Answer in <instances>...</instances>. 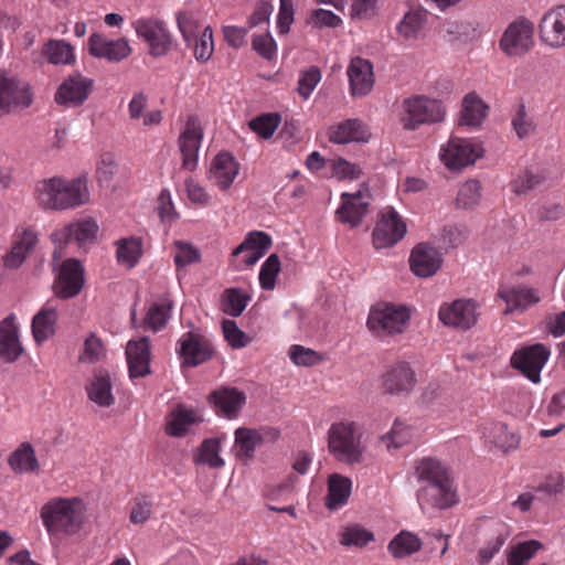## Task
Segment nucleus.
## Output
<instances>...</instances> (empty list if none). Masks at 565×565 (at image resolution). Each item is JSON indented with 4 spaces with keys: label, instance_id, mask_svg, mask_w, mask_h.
I'll return each mask as SVG.
<instances>
[{
    "label": "nucleus",
    "instance_id": "nucleus-55",
    "mask_svg": "<svg viewBox=\"0 0 565 565\" xmlns=\"http://www.w3.org/2000/svg\"><path fill=\"white\" fill-rule=\"evenodd\" d=\"M173 258L177 267H185L190 264L196 263L201 257L199 249L194 245L183 241H175L173 244Z\"/></svg>",
    "mask_w": 565,
    "mask_h": 565
},
{
    "label": "nucleus",
    "instance_id": "nucleus-31",
    "mask_svg": "<svg viewBox=\"0 0 565 565\" xmlns=\"http://www.w3.org/2000/svg\"><path fill=\"white\" fill-rule=\"evenodd\" d=\"M22 352L18 328L14 324V315L10 313L0 322V358L7 363H12L19 359Z\"/></svg>",
    "mask_w": 565,
    "mask_h": 565
},
{
    "label": "nucleus",
    "instance_id": "nucleus-32",
    "mask_svg": "<svg viewBox=\"0 0 565 565\" xmlns=\"http://www.w3.org/2000/svg\"><path fill=\"white\" fill-rule=\"evenodd\" d=\"M264 435L262 429L239 427L234 431V446L236 457L247 463L255 457V450L262 445Z\"/></svg>",
    "mask_w": 565,
    "mask_h": 565
},
{
    "label": "nucleus",
    "instance_id": "nucleus-10",
    "mask_svg": "<svg viewBox=\"0 0 565 565\" xmlns=\"http://www.w3.org/2000/svg\"><path fill=\"white\" fill-rule=\"evenodd\" d=\"M542 44L552 50L565 49V4H555L547 9L537 23Z\"/></svg>",
    "mask_w": 565,
    "mask_h": 565
},
{
    "label": "nucleus",
    "instance_id": "nucleus-30",
    "mask_svg": "<svg viewBox=\"0 0 565 565\" xmlns=\"http://www.w3.org/2000/svg\"><path fill=\"white\" fill-rule=\"evenodd\" d=\"M238 171L239 166L234 157L228 152H221L213 159L207 177L224 191L233 184Z\"/></svg>",
    "mask_w": 565,
    "mask_h": 565
},
{
    "label": "nucleus",
    "instance_id": "nucleus-61",
    "mask_svg": "<svg viewBox=\"0 0 565 565\" xmlns=\"http://www.w3.org/2000/svg\"><path fill=\"white\" fill-rule=\"evenodd\" d=\"M179 30L188 45H192V40H196L199 34V22L191 12H180L177 15Z\"/></svg>",
    "mask_w": 565,
    "mask_h": 565
},
{
    "label": "nucleus",
    "instance_id": "nucleus-8",
    "mask_svg": "<svg viewBox=\"0 0 565 565\" xmlns=\"http://www.w3.org/2000/svg\"><path fill=\"white\" fill-rule=\"evenodd\" d=\"M550 355L551 350L542 343L522 347L512 354L511 365L532 383L537 384L541 381V372Z\"/></svg>",
    "mask_w": 565,
    "mask_h": 565
},
{
    "label": "nucleus",
    "instance_id": "nucleus-38",
    "mask_svg": "<svg viewBox=\"0 0 565 565\" xmlns=\"http://www.w3.org/2000/svg\"><path fill=\"white\" fill-rule=\"evenodd\" d=\"M478 25L466 21H449L444 25V39L449 43H466L481 36Z\"/></svg>",
    "mask_w": 565,
    "mask_h": 565
},
{
    "label": "nucleus",
    "instance_id": "nucleus-6",
    "mask_svg": "<svg viewBox=\"0 0 565 565\" xmlns=\"http://www.w3.org/2000/svg\"><path fill=\"white\" fill-rule=\"evenodd\" d=\"M534 23L524 17L510 22L504 29L499 49L509 57H521L534 46Z\"/></svg>",
    "mask_w": 565,
    "mask_h": 565
},
{
    "label": "nucleus",
    "instance_id": "nucleus-58",
    "mask_svg": "<svg viewBox=\"0 0 565 565\" xmlns=\"http://www.w3.org/2000/svg\"><path fill=\"white\" fill-rule=\"evenodd\" d=\"M194 44V56L199 62H206L211 58L214 51L213 31L211 26H206L202 34L192 40Z\"/></svg>",
    "mask_w": 565,
    "mask_h": 565
},
{
    "label": "nucleus",
    "instance_id": "nucleus-4",
    "mask_svg": "<svg viewBox=\"0 0 565 565\" xmlns=\"http://www.w3.org/2000/svg\"><path fill=\"white\" fill-rule=\"evenodd\" d=\"M411 311L404 305L380 301L370 308L366 327L376 338L403 333L409 323Z\"/></svg>",
    "mask_w": 565,
    "mask_h": 565
},
{
    "label": "nucleus",
    "instance_id": "nucleus-9",
    "mask_svg": "<svg viewBox=\"0 0 565 565\" xmlns=\"http://www.w3.org/2000/svg\"><path fill=\"white\" fill-rule=\"evenodd\" d=\"M406 231L403 217L393 207H385L372 233L373 245L376 249L392 247L403 239Z\"/></svg>",
    "mask_w": 565,
    "mask_h": 565
},
{
    "label": "nucleus",
    "instance_id": "nucleus-7",
    "mask_svg": "<svg viewBox=\"0 0 565 565\" xmlns=\"http://www.w3.org/2000/svg\"><path fill=\"white\" fill-rule=\"evenodd\" d=\"M483 153L480 143L457 136H451L439 150V158L450 170H460L473 164Z\"/></svg>",
    "mask_w": 565,
    "mask_h": 565
},
{
    "label": "nucleus",
    "instance_id": "nucleus-11",
    "mask_svg": "<svg viewBox=\"0 0 565 565\" xmlns=\"http://www.w3.org/2000/svg\"><path fill=\"white\" fill-rule=\"evenodd\" d=\"M85 284V269L77 258H67L61 266L53 284V291L61 299L76 297Z\"/></svg>",
    "mask_w": 565,
    "mask_h": 565
},
{
    "label": "nucleus",
    "instance_id": "nucleus-33",
    "mask_svg": "<svg viewBox=\"0 0 565 565\" xmlns=\"http://www.w3.org/2000/svg\"><path fill=\"white\" fill-rule=\"evenodd\" d=\"M203 422L198 409L178 405L170 414L167 423V433L173 437L184 436L191 426Z\"/></svg>",
    "mask_w": 565,
    "mask_h": 565
},
{
    "label": "nucleus",
    "instance_id": "nucleus-42",
    "mask_svg": "<svg viewBox=\"0 0 565 565\" xmlns=\"http://www.w3.org/2000/svg\"><path fill=\"white\" fill-rule=\"evenodd\" d=\"M422 547L420 539L406 531H402L390 543L388 551L395 558H404L416 552Z\"/></svg>",
    "mask_w": 565,
    "mask_h": 565
},
{
    "label": "nucleus",
    "instance_id": "nucleus-40",
    "mask_svg": "<svg viewBox=\"0 0 565 565\" xmlns=\"http://www.w3.org/2000/svg\"><path fill=\"white\" fill-rule=\"evenodd\" d=\"M116 258L119 265L132 268L136 266L141 255V238L140 237H125L115 243Z\"/></svg>",
    "mask_w": 565,
    "mask_h": 565
},
{
    "label": "nucleus",
    "instance_id": "nucleus-12",
    "mask_svg": "<svg viewBox=\"0 0 565 565\" xmlns=\"http://www.w3.org/2000/svg\"><path fill=\"white\" fill-rule=\"evenodd\" d=\"M98 224L92 217L81 218L71 222L51 234V239L56 249L62 250L68 243L74 241L78 247L93 243L98 233Z\"/></svg>",
    "mask_w": 565,
    "mask_h": 565
},
{
    "label": "nucleus",
    "instance_id": "nucleus-25",
    "mask_svg": "<svg viewBox=\"0 0 565 565\" xmlns=\"http://www.w3.org/2000/svg\"><path fill=\"white\" fill-rule=\"evenodd\" d=\"M271 237L262 231L249 232L244 241L233 250L232 256L242 255V262L247 267L255 265L270 248Z\"/></svg>",
    "mask_w": 565,
    "mask_h": 565
},
{
    "label": "nucleus",
    "instance_id": "nucleus-23",
    "mask_svg": "<svg viewBox=\"0 0 565 565\" xmlns=\"http://www.w3.org/2000/svg\"><path fill=\"white\" fill-rule=\"evenodd\" d=\"M209 401L218 415L227 419L236 418L246 403V395L236 387L222 386L213 391Z\"/></svg>",
    "mask_w": 565,
    "mask_h": 565
},
{
    "label": "nucleus",
    "instance_id": "nucleus-49",
    "mask_svg": "<svg viewBox=\"0 0 565 565\" xmlns=\"http://www.w3.org/2000/svg\"><path fill=\"white\" fill-rule=\"evenodd\" d=\"M280 273V260L278 255L271 254L262 264L258 279L262 289L273 290L276 286V279Z\"/></svg>",
    "mask_w": 565,
    "mask_h": 565
},
{
    "label": "nucleus",
    "instance_id": "nucleus-26",
    "mask_svg": "<svg viewBox=\"0 0 565 565\" xmlns=\"http://www.w3.org/2000/svg\"><path fill=\"white\" fill-rule=\"evenodd\" d=\"M88 52L97 58L120 62L130 54L131 50L125 39L107 40L99 33H93L88 40Z\"/></svg>",
    "mask_w": 565,
    "mask_h": 565
},
{
    "label": "nucleus",
    "instance_id": "nucleus-53",
    "mask_svg": "<svg viewBox=\"0 0 565 565\" xmlns=\"http://www.w3.org/2000/svg\"><path fill=\"white\" fill-rule=\"evenodd\" d=\"M425 24V15L420 11L407 12L397 25L398 33L405 39H415Z\"/></svg>",
    "mask_w": 565,
    "mask_h": 565
},
{
    "label": "nucleus",
    "instance_id": "nucleus-37",
    "mask_svg": "<svg viewBox=\"0 0 565 565\" xmlns=\"http://www.w3.org/2000/svg\"><path fill=\"white\" fill-rule=\"evenodd\" d=\"M487 113L486 103L476 93H469L462 100L460 125L477 128L486 119Z\"/></svg>",
    "mask_w": 565,
    "mask_h": 565
},
{
    "label": "nucleus",
    "instance_id": "nucleus-29",
    "mask_svg": "<svg viewBox=\"0 0 565 565\" xmlns=\"http://www.w3.org/2000/svg\"><path fill=\"white\" fill-rule=\"evenodd\" d=\"M85 390L89 401L100 407H110L115 403L111 376L106 369H94L90 377L87 380Z\"/></svg>",
    "mask_w": 565,
    "mask_h": 565
},
{
    "label": "nucleus",
    "instance_id": "nucleus-47",
    "mask_svg": "<svg viewBox=\"0 0 565 565\" xmlns=\"http://www.w3.org/2000/svg\"><path fill=\"white\" fill-rule=\"evenodd\" d=\"M249 297L238 288H230L224 291L223 311L232 317H238L245 310Z\"/></svg>",
    "mask_w": 565,
    "mask_h": 565
},
{
    "label": "nucleus",
    "instance_id": "nucleus-13",
    "mask_svg": "<svg viewBox=\"0 0 565 565\" xmlns=\"http://www.w3.org/2000/svg\"><path fill=\"white\" fill-rule=\"evenodd\" d=\"M416 497L424 512L434 509H448L458 502L457 489L452 478L429 487H418Z\"/></svg>",
    "mask_w": 565,
    "mask_h": 565
},
{
    "label": "nucleus",
    "instance_id": "nucleus-27",
    "mask_svg": "<svg viewBox=\"0 0 565 565\" xmlns=\"http://www.w3.org/2000/svg\"><path fill=\"white\" fill-rule=\"evenodd\" d=\"M178 352L184 365L196 366L211 358L212 348L201 335L186 332L179 340Z\"/></svg>",
    "mask_w": 565,
    "mask_h": 565
},
{
    "label": "nucleus",
    "instance_id": "nucleus-45",
    "mask_svg": "<svg viewBox=\"0 0 565 565\" xmlns=\"http://www.w3.org/2000/svg\"><path fill=\"white\" fill-rule=\"evenodd\" d=\"M281 117L277 113H265L248 122L252 131L257 134L263 139L273 137L278 126L280 125Z\"/></svg>",
    "mask_w": 565,
    "mask_h": 565
},
{
    "label": "nucleus",
    "instance_id": "nucleus-44",
    "mask_svg": "<svg viewBox=\"0 0 565 565\" xmlns=\"http://www.w3.org/2000/svg\"><path fill=\"white\" fill-rule=\"evenodd\" d=\"M412 437L413 429L405 423L395 420L390 431L381 437V443L387 450H392L408 444Z\"/></svg>",
    "mask_w": 565,
    "mask_h": 565
},
{
    "label": "nucleus",
    "instance_id": "nucleus-21",
    "mask_svg": "<svg viewBox=\"0 0 565 565\" xmlns=\"http://www.w3.org/2000/svg\"><path fill=\"white\" fill-rule=\"evenodd\" d=\"M416 383L415 372L405 361L393 363L383 374V386L390 394H408Z\"/></svg>",
    "mask_w": 565,
    "mask_h": 565
},
{
    "label": "nucleus",
    "instance_id": "nucleus-18",
    "mask_svg": "<svg viewBox=\"0 0 565 565\" xmlns=\"http://www.w3.org/2000/svg\"><path fill=\"white\" fill-rule=\"evenodd\" d=\"M94 81L75 73L66 77L60 85L55 102L60 105L78 107L84 104L93 90Z\"/></svg>",
    "mask_w": 565,
    "mask_h": 565
},
{
    "label": "nucleus",
    "instance_id": "nucleus-41",
    "mask_svg": "<svg viewBox=\"0 0 565 565\" xmlns=\"http://www.w3.org/2000/svg\"><path fill=\"white\" fill-rule=\"evenodd\" d=\"M8 463L17 472L36 471L40 463L30 443H23L9 457Z\"/></svg>",
    "mask_w": 565,
    "mask_h": 565
},
{
    "label": "nucleus",
    "instance_id": "nucleus-39",
    "mask_svg": "<svg viewBox=\"0 0 565 565\" xmlns=\"http://www.w3.org/2000/svg\"><path fill=\"white\" fill-rule=\"evenodd\" d=\"M171 309L172 301L168 297H162L153 302L146 317H143V331L157 332L161 330L170 318Z\"/></svg>",
    "mask_w": 565,
    "mask_h": 565
},
{
    "label": "nucleus",
    "instance_id": "nucleus-3",
    "mask_svg": "<svg viewBox=\"0 0 565 565\" xmlns=\"http://www.w3.org/2000/svg\"><path fill=\"white\" fill-rule=\"evenodd\" d=\"M41 518L49 533H77L85 522L84 504L81 499L56 498L41 509Z\"/></svg>",
    "mask_w": 565,
    "mask_h": 565
},
{
    "label": "nucleus",
    "instance_id": "nucleus-1",
    "mask_svg": "<svg viewBox=\"0 0 565 565\" xmlns=\"http://www.w3.org/2000/svg\"><path fill=\"white\" fill-rule=\"evenodd\" d=\"M87 174L67 180L60 177L44 179L36 184V200L45 210H67L89 201Z\"/></svg>",
    "mask_w": 565,
    "mask_h": 565
},
{
    "label": "nucleus",
    "instance_id": "nucleus-15",
    "mask_svg": "<svg viewBox=\"0 0 565 565\" xmlns=\"http://www.w3.org/2000/svg\"><path fill=\"white\" fill-rule=\"evenodd\" d=\"M438 318L447 327L462 331L469 330L478 320L477 303L471 299H457L443 303Z\"/></svg>",
    "mask_w": 565,
    "mask_h": 565
},
{
    "label": "nucleus",
    "instance_id": "nucleus-43",
    "mask_svg": "<svg viewBox=\"0 0 565 565\" xmlns=\"http://www.w3.org/2000/svg\"><path fill=\"white\" fill-rule=\"evenodd\" d=\"M43 54L52 64H73L75 62L74 47L64 40H49L43 47Z\"/></svg>",
    "mask_w": 565,
    "mask_h": 565
},
{
    "label": "nucleus",
    "instance_id": "nucleus-62",
    "mask_svg": "<svg viewBox=\"0 0 565 565\" xmlns=\"http://www.w3.org/2000/svg\"><path fill=\"white\" fill-rule=\"evenodd\" d=\"M288 355L296 365L312 366L322 360L315 350L294 344L289 348Z\"/></svg>",
    "mask_w": 565,
    "mask_h": 565
},
{
    "label": "nucleus",
    "instance_id": "nucleus-34",
    "mask_svg": "<svg viewBox=\"0 0 565 565\" xmlns=\"http://www.w3.org/2000/svg\"><path fill=\"white\" fill-rule=\"evenodd\" d=\"M352 492V480L340 473H331L328 478L326 507L338 510L345 505Z\"/></svg>",
    "mask_w": 565,
    "mask_h": 565
},
{
    "label": "nucleus",
    "instance_id": "nucleus-22",
    "mask_svg": "<svg viewBox=\"0 0 565 565\" xmlns=\"http://www.w3.org/2000/svg\"><path fill=\"white\" fill-rule=\"evenodd\" d=\"M443 263L440 252L426 243L417 244L409 256L412 271L418 277H430L437 273Z\"/></svg>",
    "mask_w": 565,
    "mask_h": 565
},
{
    "label": "nucleus",
    "instance_id": "nucleus-28",
    "mask_svg": "<svg viewBox=\"0 0 565 565\" xmlns=\"http://www.w3.org/2000/svg\"><path fill=\"white\" fill-rule=\"evenodd\" d=\"M143 43L147 52L153 57L168 54L172 45V38L164 22L149 20L143 22Z\"/></svg>",
    "mask_w": 565,
    "mask_h": 565
},
{
    "label": "nucleus",
    "instance_id": "nucleus-2",
    "mask_svg": "<svg viewBox=\"0 0 565 565\" xmlns=\"http://www.w3.org/2000/svg\"><path fill=\"white\" fill-rule=\"evenodd\" d=\"M361 425L354 420L342 419L331 424L327 433L329 454L339 462L360 465L364 461L366 443Z\"/></svg>",
    "mask_w": 565,
    "mask_h": 565
},
{
    "label": "nucleus",
    "instance_id": "nucleus-56",
    "mask_svg": "<svg viewBox=\"0 0 565 565\" xmlns=\"http://www.w3.org/2000/svg\"><path fill=\"white\" fill-rule=\"evenodd\" d=\"M320 81L321 72L317 66L301 71L298 78V94L303 99H308Z\"/></svg>",
    "mask_w": 565,
    "mask_h": 565
},
{
    "label": "nucleus",
    "instance_id": "nucleus-14",
    "mask_svg": "<svg viewBox=\"0 0 565 565\" xmlns=\"http://www.w3.org/2000/svg\"><path fill=\"white\" fill-rule=\"evenodd\" d=\"M30 85L14 76L9 77L7 72H0V109L11 113L15 109L28 108L32 104Z\"/></svg>",
    "mask_w": 565,
    "mask_h": 565
},
{
    "label": "nucleus",
    "instance_id": "nucleus-20",
    "mask_svg": "<svg viewBox=\"0 0 565 565\" xmlns=\"http://www.w3.org/2000/svg\"><path fill=\"white\" fill-rule=\"evenodd\" d=\"M370 137L367 125L358 118L345 119L328 128L329 141L335 145L367 142Z\"/></svg>",
    "mask_w": 565,
    "mask_h": 565
},
{
    "label": "nucleus",
    "instance_id": "nucleus-50",
    "mask_svg": "<svg viewBox=\"0 0 565 565\" xmlns=\"http://www.w3.org/2000/svg\"><path fill=\"white\" fill-rule=\"evenodd\" d=\"M220 451L221 443L217 438L205 439L200 447L198 461L211 468H221L224 466V460Z\"/></svg>",
    "mask_w": 565,
    "mask_h": 565
},
{
    "label": "nucleus",
    "instance_id": "nucleus-46",
    "mask_svg": "<svg viewBox=\"0 0 565 565\" xmlns=\"http://www.w3.org/2000/svg\"><path fill=\"white\" fill-rule=\"evenodd\" d=\"M541 548L542 544L535 540L518 543L508 553V565H524Z\"/></svg>",
    "mask_w": 565,
    "mask_h": 565
},
{
    "label": "nucleus",
    "instance_id": "nucleus-48",
    "mask_svg": "<svg viewBox=\"0 0 565 565\" xmlns=\"http://www.w3.org/2000/svg\"><path fill=\"white\" fill-rule=\"evenodd\" d=\"M35 237L31 234H24L23 238L18 242L9 252L3 260L4 266L8 268L15 269L22 265L24 262L26 254L34 246Z\"/></svg>",
    "mask_w": 565,
    "mask_h": 565
},
{
    "label": "nucleus",
    "instance_id": "nucleus-17",
    "mask_svg": "<svg viewBox=\"0 0 565 565\" xmlns=\"http://www.w3.org/2000/svg\"><path fill=\"white\" fill-rule=\"evenodd\" d=\"M370 194L366 190H359L354 193L343 192L341 204L335 211L339 222L350 227L358 226L367 213Z\"/></svg>",
    "mask_w": 565,
    "mask_h": 565
},
{
    "label": "nucleus",
    "instance_id": "nucleus-5",
    "mask_svg": "<svg viewBox=\"0 0 565 565\" xmlns=\"http://www.w3.org/2000/svg\"><path fill=\"white\" fill-rule=\"evenodd\" d=\"M403 127L415 130L420 125L435 124L444 119L446 110L441 102L425 96H414L403 103Z\"/></svg>",
    "mask_w": 565,
    "mask_h": 565
},
{
    "label": "nucleus",
    "instance_id": "nucleus-36",
    "mask_svg": "<svg viewBox=\"0 0 565 565\" xmlns=\"http://www.w3.org/2000/svg\"><path fill=\"white\" fill-rule=\"evenodd\" d=\"M58 312L55 307L44 306L32 320V334L36 343L41 344L55 333Z\"/></svg>",
    "mask_w": 565,
    "mask_h": 565
},
{
    "label": "nucleus",
    "instance_id": "nucleus-52",
    "mask_svg": "<svg viewBox=\"0 0 565 565\" xmlns=\"http://www.w3.org/2000/svg\"><path fill=\"white\" fill-rule=\"evenodd\" d=\"M480 198V182L477 180H468L458 190L456 205L461 209H470L479 203Z\"/></svg>",
    "mask_w": 565,
    "mask_h": 565
},
{
    "label": "nucleus",
    "instance_id": "nucleus-19",
    "mask_svg": "<svg viewBox=\"0 0 565 565\" xmlns=\"http://www.w3.org/2000/svg\"><path fill=\"white\" fill-rule=\"evenodd\" d=\"M498 297L507 305L504 315L524 312L541 301L539 290L524 285L501 286L498 290Z\"/></svg>",
    "mask_w": 565,
    "mask_h": 565
},
{
    "label": "nucleus",
    "instance_id": "nucleus-54",
    "mask_svg": "<svg viewBox=\"0 0 565 565\" xmlns=\"http://www.w3.org/2000/svg\"><path fill=\"white\" fill-rule=\"evenodd\" d=\"M373 540L372 532L356 525L345 527L340 534V543L344 546L363 547Z\"/></svg>",
    "mask_w": 565,
    "mask_h": 565
},
{
    "label": "nucleus",
    "instance_id": "nucleus-51",
    "mask_svg": "<svg viewBox=\"0 0 565 565\" xmlns=\"http://www.w3.org/2000/svg\"><path fill=\"white\" fill-rule=\"evenodd\" d=\"M511 125L519 139H524L534 132L536 125L524 104L518 105L511 119Z\"/></svg>",
    "mask_w": 565,
    "mask_h": 565
},
{
    "label": "nucleus",
    "instance_id": "nucleus-16",
    "mask_svg": "<svg viewBox=\"0 0 565 565\" xmlns=\"http://www.w3.org/2000/svg\"><path fill=\"white\" fill-rule=\"evenodd\" d=\"M202 139L203 129L199 118L193 115L189 116L178 140L184 169L195 170Z\"/></svg>",
    "mask_w": 565,
    "mask_h": 565
},
{
    "label": "nucleus",
    "instance_id": "nucleus-57",
    "mask_svg": "<svg viewBox=\"0 0 565 565\" xmlns=\"http://www.w3.org/2000/svg\"><path fill=\"white\" fill-rule=\"evenodd\" d=\"M105 356V348L100 338L92 332L84 342V350L79 355L81 362L95 363Z\"/></svg>",
    "mask_w": 565,
    "mask_h": 565
},
{
    "label": "nucleus",
    "instance_id": "nucleus-63",
    "mask_svg": "<svg viewBox=\"0 0 565 565\" xmlns=\"http://www.w3.org/2000/svg\"><path fill=\"white\" fill-rule=\"evenodd\" d=\"M117 171V164L111 153H104L96 170L97 182L102 188H109Z\"/></svg>",
    "mask_w": 565,
    "mask_h": 565
},
{
    "label": "nucleus",
    "instance_id": "nucleus-64",
    "mask_svg": "<svg viewBox=\"0 0 565 565\" xmlns=\"http://www.w3.org/2000/svg\"><path fill=\"white\" fill-rule=\"evenodd\" d=\"M542 181L539 174L524 170L516 174L510 182L511 191L515 194H524L537 186Z\"/></svg>",
    "mask_w": 565,
    "mask_h": 565
},
{
    "label": "nucleus",
    "instance_id": "nucleus-35",
    "mask_svg": "<svg viewBox=\"0 0 565 565\" xmlns=\"http://www.w3.org/2000/svg\"><path fill=\"white\" fill-rule=\"evenodd\" d=\"M415 475L419 487H429L451 478L448 468L434 458H423L415 467Z\"/></svg>",
    "mask_w": 565,
    "mask_h": 565
},
{
    "label": "nucleus",
    "instance_id": "nucleus-59",
    "mask_svg": "<svg viewBox=\"0 0 565 565\" xmlns=\"http://www.w3.org/2000/svg\"><path fill=\"white\" fill-rule=\"evenodd\" d=\"M157 211L163 224L171 225L179 218L169 190L163 189L158 196Z\"/></svg>",
    "mask_w": 565,
    "mask_h": 565
},
{
    "label": "nucleus",
    "instance_id": "nucleus-24",
    "mask_svg": "<svg viewBox=\"0 0 565 565\" xmlns=\"http://www.w3.org/2000/svg\"><path fill=\"white\" fill-rule=\"evenodd\" d=\"M350 92L353 97L367 95L374 85L373 65L369 60L353 57L348 66Z\"/></svg>",
    "mask_w": 565,
    "mask_h": 565
},
{
    "label": "nucleus",
    "instance_id": "nucleus-60",
    "mask_svg": "<svg viewBox=\"0 0 565 565\" xmlns=\"http://www.w3.org/2000/svg\"><path fill=\"white\" fill-rule=\"evenodd\" d=\"M126 360L129 376L137 379L141 376V339H131L126 347Z\"/></svg>",
    "mask_w": 565,
    "mask_h": 565
}]
</instances>
